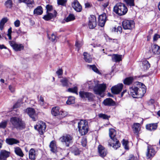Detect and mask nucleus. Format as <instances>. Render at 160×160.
<instances>
[{
	"instance_id": "0e129e2a",
	"label": "nucleus",
	"mask_w": 160,
	"mask_h": 160,
	"mask_svg": "<svg viewBox=\"0 0 160 160\" xmlns=\"http://www.w3.org/2000/svg\"><path fill=\"white\" fill-rule=\"evenodd\" d=\"M47 11H50L52 9V6L49 5H47L46 7Z\"/></svg>"
},
{
	"instance_id": "3c124183",
	"label": "nucleus",
	"mask_w": 160,
	"mask_h": 160,
	"mask_svg": "<svg viewBox=\"0 0 160 160\" xmlns=\"http://www.w3.org/2000/svg\"><path fill=\"white\" fill-rule=\"evenodd\" d=\"M99 118H102L103 119H108L109 118V117H108L107 115H106L105 114H102V113L100 114L99 115Z\"/></svg>"
},
{
	"instance_id": "dca6fc26",
	"label": "nucleus",
	"mask_w": 160,
	"mask_h": 160,
	"mask_svg": "<svg viewBox=\"0 0 160 160\" xmlns=\"http://www.w3.org/2000/svg\"><path fill=\"white\" fill-rule=\"evenodd\" d=\"M106 15L104 13L100 15L98 18V25L101 27L104 26L106 21Z\"/></svg>"
},
{
	"instance_id": "a878e982",
	"label": "nucleus",
	"mask_w": 160,
	"mask_h": 160,
	"mask_svg": "<svg viewBox=\"0 0 160 160\" xmlns=\"http://www.w3.org/2000/svg\"><path fill=\"white\" fill-rule=\"evenodd\" d=\"M151 48L152 52L154 54H159L160 53V47L158 45H153Z\"/></svg>"
},
{
	"instance_id": "052dcab7",
	"label": "nucleus",
	"mask_w": 160,
	"mask_h": 160,
	"mask_svg": "<svg viewBox=\"0 0 160 160\" xmlns=\"http://www.w3.org/2000/svg\"><path fill=\"white\" fill-rule=\"evenodd\" d=\"M21 102L20 101H18L13 106V108H16L19 107L21 105Z\"/></svg>"
},
{
	"instance_id": "6ab92c4d",
	"label": "nucleus",
	"mask_w": 160,
	"mask_h": 160,
	"mask_svg": "<svg viewBox=\"0 0 160 160\" xmlns=\"http://www.w3.org/2000/svg\"><path fill=\"white\" fill-rule=\"evenodd\" d=\"M10 154V152L4 150H2L0 152V160H7Z\"/></svg>"
},
{
	"instance_id": "7c9ffc66",
	"label": "nucleus",
	"mask_w": 160,
	"mask_h": 160,
	"mask_svg": "<svg viewBox=\"0 0 160 160\" xmlns=\"http://www.w3.org/2000/svg\"><path fill=\"white\" fill-rule=\"evenodd\" d=\"M51 151L53 152H55L57 151V147L56 145V142L54 141H51L49 145Z\"/></svg>"
},
{
	"instance_id": "f03ea898",
	"label": "nucleus",
	"mask_w": 160,
	"mask_h": 160,
	"mask_svg": "<svg viewBox=\"0 0 160 160\" xmlns=\"http://www.w3.org/2000/svg\"><path fill=\"white\" fill-rule=\"evenodd\" d=\"M109 135L111 140L109 141L108 145L110 147H112L116 149L120 147V144L116 138V132L112 128L109 129Z\"/></svg>"
},
{
	"instance_id": "c03bdc74",
	"label": "nucleus",
	"mask_w": 160,
	"mask_h": 160,
	"mask_svg": "<svg viewBox=\"0 0 160 160\" xmlns=\"http://www.w3.org/2000/svg\"><path fill=\"white\" fill-rule=\"evenodd\" d=\"M88 67L89 68H90L92 69V70L95 72L98 73H99V72L98 70L95 65H88Z\"/></svg>"
},
{
	"instance_id": "a211bd4d",
	"label": "nucleus",
	"mask_w": 160,
	"mask_h": 160,
	"mask_svg": "<svg viewBox=\"0 0 160 160\" xmlns=\"http://www.w3.org/2000/svg\"><path fill=\"white\" fill-rule=\"evenodd\" d=\"M98 150L100 156L102 158L105 157L108 153L107 150L101 145L98 146Z\"/></svg>"
},
{
	"instance_id": "680f3d73",
	"label": "nucleus",
	"mask_w": 160,
	"mask_h": 160,
	"mask_svg": "<svg viewBox=\"0 0 160 160\" xmlns=\"http://www.w3.org/2000/svg\"><path fill=\"white\" fill-rule=\"evenodd\" d=\"M57 75L58 76L62 75L63 73V71L62 69H59L56 72Z\"/></svg>"
},
{
	"instance_id": "0eeeda50",
	"label": "nucleus",
	"mask_w": 160,
	"mask_h": 160,
	"mask_svg": "<svg viewBox=\"0 0 160 160\" xmlns=\"http://www.w3.org/2000/svg\"><path fill=\"white\" fill-rule=\"evenodd\" d=\"M46 127L45 123L42 121H39L37 124L34 126V128L38 130L41 135L43 134L45 131Z\"/></svg>"
},
{
	"instance_id": "a18cd8bd",
	"label": "nucleus",
	"mask_w": 160,
	"mask_h": 160,
	"mask_svg": "<svg viewBox=\"0 0 160 160\" xmlns=\"http://www.w3.org/2000/svg\"><path fill=\"white\" fill-rule=\"evenodd\" d=\"M83 44V42L82 41H77L75 43V46L78 49V51Z\"/></svg>"
},
{
	"instance_id": "423d86ee",
	"label": "nucleus",
	"mask_w": 160,
	"mask_h": 160,
	"mask_svg": "<svg viewBox=\"0 0 160 160\" xmlns=\"http://www.w3.org/2000/svg\"><path fill=\"white\" fill-rule=\"evenodd\" d=\"M73 139L72 137L69 134H66L63 135L59 139V141L63 143H64L66 146L68 147L69 144L72 142Z\"/></svg>"
},
{
	"instance_id": "8fccbe9b",
	"label": "nucleus",
	"mask_w": 160,
	"mask_h": 160,
	"mask_svg": "<svg viewBox=\"0 0 160 160\" xmlns=\"http://www.w3.org/2000/svg\"><path fill=\"white\" fill-rule=\"evenodd\" d=\"M113 29L114 31L118 32L120 33L122 32V28L121 26H118L117 28L114 27Z\"/></svg>"
},
{
	"instance_id": "393cba45",
	"label": "nucleus",
	"mask_w": 160,
	"mask_h": 160,
	"mask_svg": "<svg viewBox=\"0 0 160 160\" xmlns=\"http://www.w3.org/2000/svg\"><path fill=\"white\" fill-rule=\"evenodd\" d=\"M108 56L112 57V59L113 62H119L122 60V55L113 54L112 55H108Z\"/></svg>"
},
{
	"instance_id": "774afa93",
	"label": "nucleus",
	"mask_w": 160,
	"mask_h": 160,
	"mask_svg": "<svg viewBox=\"0 0 160 160\" xmlns=\"http://www.w3.org/2000/svg\"><path fill=\"white\" fill-rule=\"evenodd\" d=\"M134 157L133 155H130L129 158L127 160H134Z\"/></svg>"
},
{
	"instance_id": "9d476101",
	"label": "nucleus",
	"mask_w": 160,
	"mask_h": 160,
	"mask_svg": "<svg viewBox=\"0 0 160 160\" xmlns=\"http://www.w3.org/2000/svg\"><path fill=\"white\" fill-rule=\"evenodd\" d=\"M25 112L29 117L31 118L32 120L34 121L36 120L37 118V115L35 110L32 108H28L25 110Z\"/></svg>"
},
{
	"instance_id": "a19ab883",
	"label": "nucleus",
	"mask_w": 160,
	"mask_h": 160,
	"mask_svg": "<svg viewBox=\"0 0 160 160\" xmlns=\"http://www.w3.org/2000/svg\"><path fill=\"white\" fill-rule=\"evenodd\" d=\"M143 67L144 70H147L150 67V64L148 61H145L143 63Z\"/></svg>"
},
{
	"instance_id": "4468645a",
	"label": "nucleus",
	"mask_w": 160,
	"mask_h": 160,
	"mask_svg": "<svg viewBox=\"0 0 160 160\" xmlns=\"http://www.w3.org/2000/svg\"><path fill=\"white\" fill-rule=\"evenodd\" d=\"M96 18L93 15H92L89 18L88 25L90 29L94 28L96 26Z\"/></svg>"
},
{
	"instance_id": "e2e57ef3",
	"label": "nucleus",
	"mask_w": 160,
	"mask_h": 160,
	"mask_svg": "<svg viewBox=\"0 0 160 160\" xmlns=\"http://www.w3.org/2000/svg\"><path fill=\"white\" fill-rule=\"evenodd\" d=\"M67 115V113L65 112H64L62 110L60 111V114L59 115H61L62 117H65Z\"/></svg>"
},
{
	"instance_id": "09e8293b",
	"label": "nucleus",
	"mask_w": 160,
	"mask_h": 160,
	"mask_svg": "<svg viewBox=\"0 0 160 160\" xmlns=\"http://www.w3.org/2000/svg\"><path fill=\"white\" fill-rule=\"evenodd\" d=\"M67 2L66 0H57V2L58 5L64 6Z\"/></svg>"
},
{
	"instance_id": "de8ad7c7",
	"label": "nucleus",
	"mask_w": 160,
	"mask_h": 160,
	"mask_svg": "<svg viewBox=\"0 0 160 160\" xmlns=\"http://www.w3.org/2000/svg\"><path fill=\"white\" fill-rule=\"evenodd\" d=\"M128 144V141L125 140H123L122 144L125 149L128 150L129 149Z\"/></svg>"
},
{
	"instance_id": "ddd939ff",
	"label": "nucleus",
	"mask_w": 160,
	"mask_h": 160,
	"mask_svg": "<svg viewBox=\"0 0 160 160\" xmlns=\"http://www.w3.org/2000/svg\"><path fill=\"white\" fill-rule=\"evenodd\" d=\"M9 43L15 51H20L23 49V46L22 44H18L13 41H10Z\"/></svg>"
},
{
	"instance_id": "864d4df0",
	"label": "nucleus",
	"mask_w": 160,
	"mask_h": 160,
	"mask_svg": "<svg viewBox=\"0 0 160 160\" xmlns=\"http://www.w3.org/2000/svg\"><path fill=\"white\" fill-rule=\"evenodd\" d=\"M12 32V28H10L8 30V33L7 34V36H8L9 39L10 40H11L12 39V37L11 35Z\"/></svg>"
},
{
	"instance_id": "bf43d9fd",
	"label": "nucleus",
	"mask_w": 160,
	"mask_h": 160,
	"mask_svg": "<svg viewBox=\"0 0 160 160\" xmlns=\"http://www.w3.org/2000/svg\"><path fill=\"white\" fill-rule=\"evenodd\" d=\"M20 22L19 20H17L14 22V25L16 27H19L20 25Z\"/></svg>"
},
{
	"instance_id": "58836bf2",
	"label": "nucleus",
	"mask_w": 160,
	"mask_h": 160,
	"mask_svg": "<svg viewBox=\"0 0 160 160\" xmlns=\"http://www.w3.org/2000/svg\"><path fill=\"white\" fill-rule=\"evenodd\" d=\"M74 102L75 98L74 97L72 96L69 97L66 102L67 104L68 105L73 104L74 103Z\"/></svg>"
},
{
	"instance_id": "b1692460",
	"label": "nucleus",
	"mask_w": 160,
	"mask_h": 160,
	"mask_svg": "<svg viewBox=\"0 0 160 160\" xmlns=\"http://www.w3.org/2000/svg\"><path fill=\"white\" fill-rule=\"evenodd\" d=\"M29 158L32 160H35L37 156V152L34 149L31 148L29 151Z\"/></svg>"
},
{
	"instance_id": "f8f14e48",
	"label": "nucleus",
	"mask_w": 160,
	"mask_h": 160,
	"mask_svg": "<svg viewBox=\"0 0 160 160\" xmlns=\"http://www.w3.org/2000/svg\"><path fill=\"white\" fill-rule=\"evenodd\" d=\"M156 152L154 148L152 146H149L148 147L146 156L148 158H152L155 155Z\"/></svg>"
},
{
	"instance_id": "aec40b11",
	"label": "nucleus",
	"mask_w": 160,
	"mask_h": 160,
	"mask_svg": "<svg viewBox=\"0 0 160 160\" xmlns=\"http://www.w3.org/2000/svg\"><path fill=\"white\" fill-rule=\"evenodd\" d=\"M72 6L74 9L77 12H80L82 10V7L77 0H75L72 3Z\"/></svg>"
},
{
	"instance_id": "1a4fd4ad",
	"label": "nucleus",
	"mask_w": 160,
	"mask_h": 160,
	"mask_svg": "<svg viewBox=\"0 0 160 160\" xmlns=\"http://www.w3.org/2000/svg\"><path fill=\"white\" fill-rule=\"evenodd\" d=\"M138 83V86L139 88H138V98H140L143 96L146 92V89L145 86L143 83L139 82Z\"/></svg>"
},
{
	"instance_id": "7ed1b4c3",
	"label": "nucleus",
	"mask_w": 160,
	"mask_h": 160,
	"mask_svg": "<svg viewBox=\"0 0 160 160\" xmlns=\"http://www.w3.org/2000/svg\"><path fill=\"white\" fill-rule=\"evenodd\" d=\"M10 122L14 128L18 129H22L25 128V124L20 118L13 117L11 118Z\"/></svg>"
},
{
	"instance_id": "338daca9",
	"label": "nucleus",
	"mask_w": 160,
	"mask_h": 160,
	"mask_svg": "<svg viewBox=\"0 0 160 160\" xmlns=\"http://www.w3.org/2000/svg\"><path fill=\"white\" fill-rule=\"evenodd\" d=\"M73 152L75 155H78L80 153L79 151L77 148L76 149V150L73 151Z\"/></svg>"
},
{
	"instance_id": "4c0bfd02",
	"label": "nucleus",
	"mask_w": 160,
	"mask_h": 160,
	"mask_svg": "<svg viewBox=\"0 0 160 160\" xmlns=\"http://www.w3.org/2000/svg\"><path fill=\"white\" fill-rule=\"evenodd\" d=\"M12 2L11 0H8L5 2L4 5L7 8H11L12 7Z\"/></svg>"
},
{
	"instance_id": "cd10ccee",
	"label": "nucleus",
	"mask_w": 160,
	"mask_h": 160,
	"mask_svg": "<svg viewBox=\"0 0 160 160\" xmlns=\"http://www.w3.org/2000/svg\"><path fill=\"white\" fill-rule=\"evenodd\" d=\"M6 142L7 144L10 145L19 143L18 140L13 138H7L6 140Z\"/></svg>"
},
{
	"instance_id": "c756f323",
	"label": "nucleus",
	"mask_w": 160,
	"mask_h": 160,
	"mask_svg": "<svg viewBox=\"0 0 160 160\" xmlns=\"http://www.w3.org/2000/svg\"><path fill=\"white\" fill-rule=\"evenodd\" d=\"M60 111L58 107H53L51 110V113L54 116H57L60 114Z\"/></svg>"
},
{
	"instance_id": "e433bc0d",
	"label": "nucleus",
	"mask_w": 160,
	"mask_h": 160,
	"mask_svg": "<svg viewBox=\"0 0 160 160\" xmlns=\"http://www.w3.org/2000/svg\"><path fill=\"white\" fill-rule=\"evenodd\" d=\"M8 19L7 18H2L0 22V29L2 30L3 29L5 24L7 22Z\"/></svg>"
},
{
	"instance_id": "412c9836",
	"label": "nucleus",
	"mask_w": 160,
	"mask_h": 160,
	"mask_svg": "<svg viewBox=\"0 0 160 160\" xmlns=\"http://www.w3.org/2000/svg\"><path fill=\"white\" fill-rule=\"evenodd\" d=\"M54 14L51 13H47L46 15L43 16V18L45 20L48 21L53 18L55 17L57 15V12L56 11H54Z\"/></svg>"
},
{
	"instance_id": "f704fd0d",
	"label": "nucleus",
	"mask_w": 160,
	"mask_h": 160,
	"mask_svg": "<svg viewBox=\"0 0 160 160\" xmlns=\"http://www.w3.org/2000/svg\"><path fill=\"white\" fill-rule=\"evenodd\" d=\"M133 80V78L132 77L127 78L124 79L123 82L125 84L129 85L132 83Z\"/></svg>"
},
{
	"instance_id": "603ef678",
	"label": "nucleus",
	"mask_w": 160,
	"mask_h": 160,
	"mask_svg": "<svg viewBox=\"0 0 160 160\" xmlns=\"http://www.w3.org/2000/svg\"><path fill=\"white\" fill-rule=\"evenodd\" d=\"M82 145L83 147H85L87 144V139L85 138H83L82 139L81 142Z\"/></svg>"
},
{
	"instance_id": "f257e3e1",
	"label": "nucleus",
	"mask_w": 160,
	"mask_h": 160,
	"mask_svg": "<svg viewBox=\"0 0 160 160\" xmlns=\"http://www.w3.org/2000/svg\"><path fill=\"white\" fill-rule=\"evenodd\" d=\"M88 84L89 88H93V90L94 93L98 94L102 97L104 96V92L106 88V84H99V82L96 81H95L94 82L91 81H89Z\"/></svg>"
},
{
	"instance_id": "72a5a7b5",
	"label": "nucleus",
	"mask_w": 160,
	"mask_h": 160,
	"mask_svg": "<svg viewBox=\"0 0 160 160\" xmlns=\"http://www.w3.org/2000/svg\"><path fill=\"white\" fill-rule=\"evenodd\" d=\"M14 152L17 155L21 157H23L24 156V154L22 150L19 147L15 148Z\"/></svg>"
},
{
	"instance_id": "f3484780",
	"label": "nucleus",
	"mask_w": 160,
	"mask_h": 160,
	"mask_svg": "<svg viewBox=\"0 0 160 160\" xmlns=\"http://www.w3.org/2000/svg\"><path fill=\"white\" fill-rule=\"evenodd\" d=\"M138 87H132L129 88L128 93L133 98H138Z\"/></svg>"
},
{
	"instance_id": "bb28decb",
	"label": "nucleus",
	"mask_w": 160,
	"mask_h": 160,
	"mask_svg": "<svg viewBox=\"0 0 160 160\" xmlns=\"http://www.w3.org/2000/svg\"><path fill=\"white\" fill-rule=\"evenodd\" d=\"M132 128L134 132L138 134L139 133L140 129V124L139 123H134L133 125Z\"/></svg>"
},
{
	"instance_id": "6e6552de",
	"label": "nucleus",
	"mask_w": 160,
	"mask_h": 160,
	"mask_svg": "<svg viewBox=\"0 0 160 160\" xmlns=\"http://www.w3.org/2000/svg\"><path fill=\"white\" fill-rule=\"evenodd\" d=\"M124 29L132 30L134 27V22L132 20H125L122 23Z\"/></svg>"
},
{
	"instance_id": "c9c22d12",
	"label": "nucleus",
	"mask_w": 160,
	"mask_h": 160,
	"mask_svg": "<svg viewBox=\"0 0 160 160\" xmlns=\"http://www.w3.org/2000/svg\"><path fill=\"white\" fill-rule=\"evenodd\" d=\"M38 102L40 105L41 106H44L46 104L44 102L43 98L41 96H38Z\"/></svg>"
},
{
	"instance_id": "79ce46f5",
	"label": "nucleus",
	"mask_w": 160,
	"mask_h": 160,
	"mask_svg": "<svg viewBox=\"0 0 160 160\" xmlns=\"http://www.w3.org/2000/svg\"><path fill=\"white\" fill-rule=\"evenodd\" d=\"M68 91L70 92H72L76 93L77 94H78V88L76 87H75L72 88H69L68 90Z\"/></svg>"
},
{
	"instance_id": "9b49d317",
	"label": "nucleus",
	"mask_w": 160,
	"mask_h": 160,
	"mask_svg": "<svg viewBox=\"0 0 160 160\" xmlns=\"http://www.w3.org/2000/svg\"><path fill=\"white\" fill-rule=\"evenodd\" d=\"M80 97L82 98H87L90 101H92L93 99L94 95L90 92L80 91L79 92Z\"/></svg>"
},
{
	"instance_id": "49530a36",
	"label": "nucleus",
	"mask_w": 160,
	"mask_h": 160,
	"mask_svg": "<svg viewBox=\"0 0 160 160\" xmlns=\"http://www.w3.org/2000/svg\"><path fill=\"white\" fill-rule=\"evenodd\" d=\"M8 122L6 121H4L0 122V128H5Z\"/></svg>"
},
{
	"instance_id": "39448f33",
	"label": "nucleus",
	"mask_w": 160,
	"mask_h": 160,
	"mask_svg": "<svg viewBox=\"0 0 160 160\" xmlns=\"http://www.w3.org/2000/svg\"><path fill=\"white\" fill-rule=\"evenodd\" d=\"M113 11L120 16L125 14L128 11V9L125 5L122 3H117L114 7Z\"/></svg>"
},
{
	"instance_id": "13d9d810",
	"label": "nucleus",
	"mask_w": 160,
	"mask_h": 160,
	"mask_svg": "<svg viewBox=\"0 0 160 160\" xmlns=\"http://www.w3.org/2000/svg\"><path fill=\"white\" fill-rule=\"evenodd\" d=\"M160 38V36L159 35L157 34H155L153 38V41L154 42L156 41L158 39Z\"/></svg>"
},
{
	"instance_id": "4d7b16f0",
	"label": "nucleus",
	"mask_w": 160,
	"mask_h": 160,
	"mask_svg": "<svg viewBox=\"0 0 160 160\" xmlns=\"http://www.w3.org/2000/svg\"><path fill=\"white\" fill-rule=\"evenodd\" d=\"M56 38V36L53 34H52L51 35V36L49 38L50 40L52 41V42H54L55 41Z\"/></svg>"
},
{
	"instance_id": "37998d69",
	"label": "nucleus",
	"mask_w": 160,
	"mask_h": 160,
	"mask_svg": "<svg viewBox=\"0 0 160 160\" xmlns=\"http://www.w3.org/2000/svg\"><path fill=\"white\" fill-rule=\"evenodd\" d=\"M124 1L128 5L131 7L135 5L134 0H124Z\"/></svg>"
},
{
	"instance_id": "20e7f679",
	"label": "nucleus",
	"mask_w": 160,
	"mask_h": 160,
	"mask_svg": "<svg viewBox=\"0 0 160 160\" xmlns=\"http://www.w3.org/2000/svg\"><path fill=\"white\" fill-rule=\"evenodd\" d=\"M78 128L81 135H85L88 131V122L85 120H81L78 123Z\"/></svg>"
},
{
	"instance_id": "c85d7f7f",
	"label": "nucleus",
	"mask_w": 160,
	"mask_h": 160,
	"mask_svg": "<svg viewBox=\"0 0 160 160\" xmlns=\"http://www.w3.org/2000/svg\"><path fill=\"white\" fill-rule=\"evenodd\" d=\"M157 123H151L146 126V129L150 131L154 130L157 128Z\"/></svg>"
},
{
	"instance_id": "5fc2aeb1",
	"label": "nucleus",
	"mask_w": 160,
	"mask_h": 160,
	"mask_svg": "<svg viewBox=\"0 0 160 160\" xmlns=\"http://www.w3.org/2000/svg\"><path fill=\"white\" fill-rule=\"evenodd\" d=\"M26 3L29 6V5H35L33 0H27Z\"/></svg>"
},
{
	"instance_id": "4be33fe9",
	"label": "nucleus",
	"mask_w": 160,
	"mask_h": 160,
	"mask_svg": "<svg viewBox=\"0 0 160 160\" xmlns=\"http://www.w3.org/2000/svg\"><path fill=\"white\" fill-rule=\"evenodd\" d=\"M60 82L63 87H68L69 84H71V83L69 81V79L66 78H62L60 80Z\"/></svg>"
},
{
	"instance_id": "6e6d98bb",
	"label": "nucleus",
	"mask_w": 160,
	"mask_h": 160,
	"mask_svg": "<svg viewBox=\"0 0 160 160\" xmlns=\"http://www.w3.org/2000/svg\"><path fill=\"white\" fill-rule=\"evenodd\" d=\"M9 89L12 92H14L15 90V86L13 85H10L9 86Z\"/></svg>"
},
{
	"instance_id": "2f4dec72",
	"label": "nucleus",
	"mask_w": 160,
	"mask_h": 160,
	"mask_svg": "<svg viewBox=\"0 0 160 160\" xmlns=\"http://www.w3.org/2000/svg\"><path fill=\"white\" fill-rule=\"evenodd\" d=\"M84 59L85 61L88 62L90 63L92 61V58L90 55L86 52L83 53Z\"/></svg>"
},
{
	"instance_id": "473e14b6",
	"label": "nucleus",
	"mask_w": 160,
	"mask_h": 160,
	"mask_svg": "<svg viewBox=\"0 0 160 160\" xmlns=\"http://www.w3.org/2000/svg\"><path fill=\"white\" fill-rule=\"evenodd\" d=\"M34 14L40 15L43 13V10L42 7L39 6L34 9L33 12Z\"/></svg>"
},
{
	"instance_id": "69168bd1",
	"label": "nucleus",
	"mask_w": 160,
	"mask_h": 160,
	"mask_svg": "<svg viewBox=\"0 0 160 160\" xmlns=\"http://www.w3.org/2000/svg\"><path fill=\"white\" fill-rule=\"evenodd\" d=\"M85 5L86 8H89L92 6V5L88 2L85 3Z\"/></svg>"
},
{
	"instance_id": "2eb2a0df",
	"label": "nucleus",
	"mask_w": 160,
	"mask_h": 160,
	"mask_svg": "<svg viewBox=\"0 0 160 160\" xmlns=\"http://www.w3.org/2000/svg\"><path fill=\"white\" fill-rule=\"evenodd\" d=\"M123 86L122 84L120 83L112 87L111 88L112 92L115 94H118L122 91Z\"/></svg>"
},
{
	"instance_id": "5701e85b",
	"label": "nucleus",
	"mask_w": 160,
	"mask_h": 160,
	"mask_svg": "<svg viewBox=\"0 0 160 160\" xmlns=\"http://www.w3.org/2000/svg\"><path fill=\"white\" fill-rule=\"evenodd\" d=\"M103 104L106 106H113L115 105V102L110 98H107L103 102Z\"/></svg>"
},
{
	"instance_id": "ea45409f",
	"label": "nucleus",
	"mask_w": 160,
	"mask_h": 160,
	"mask_svg": "<svg viewBox=\"0 0 160 160\" xmlns=\"http://www.w3.org/2000/svg\"><path fill=\"white\" fill-rule=\"evenodd\" d=\"M75 19V17L74 15L72 14H70L66 18L65 21L68 22L74 20Z\"/></svg>"
}]
</instances>
